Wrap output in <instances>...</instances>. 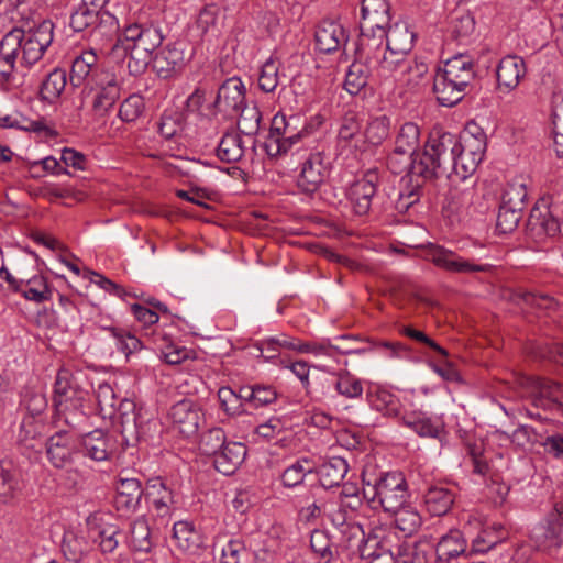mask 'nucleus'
Segmentation results:
<instances>
[{
    "label": "nucleus",
    "instance_id": "nucleus-1",
    "mask_svg": "<svg viewBox=\"0 0 563 563\" xmlns=\"http://www.w3.org/2000/svg\"><path fill=\"white\" fill-rule=\"evenodd\" d=\"M424 148L444 175L449 176L454 172L464 179L468 174H473L483 161L486 135L476 124H467L460 136L433 130Z\"/></svg>",
    "mask_w": 563,
    "mask_h": 563
},
{
    "label": "nucleus",
    "instance_id": "nucleus-2",
    "mask_svg": "<svg viewBox=\"0 0 563 563\" xmlns=\"http://www.w3.org/2000/svg\"><path fill=\"white\" fill-rule=\"evenodd\" d=\"M443 172L435 166V162L424 148L421 159L412 163L411 169L401 178L398 199L395 207L399 212H406L418 203L423 196L427 180L443 176Z\"/></svg>",
    "mask_w": 563,
    "mask_h": 563
},
{
    "label": "nucleus",
    "instance_id": "nucleus-3",
    "mask_svg": "<svg viewBox=\"0 0 563 563\" xmlns=\"http://www.w3.org/2000/svg\"><path fill=\"white\" fill-rule=\"evenodd\" d=\"M382 53L383 47L368 43L366 38L365 43L357 42L355 59L350 65L344 81V88L350 95L355 96L367 86L369 77L375 74L374 60H378Z\"/></svg>",
    "mask_w": 563,
    "mask_h": 563
},
{
    "label": "nucleus",
    "instance_id": "nucleus-4",
    "mask_svg": "<svg viewBox=\"0 0 563 563\" xmlns=\"http://www.w3.org/2000/svg\"><path fill=\"white\" fill-rule=\"evenodd\" d=\"M389 3L387 0H362L361 5V35L358 41L383 47L385 27L389 26Z\"/></svg>",
    "mask_w": 563,
    "mask_h": 563
},
{
    "label": "nucleus",
    "instance_id": "nucleus-5",
    "mask_svg": "<svg viewBox=\"0 0 563 563\" xmlns=\"http://www.w3.org/2000/svg\"><path fill=\"white\" fill-rule=\"evenodd\" d=\"M120 432L125 442L146 441L157 428V422L148 418L142 408L129 399L119 401Z\"/></svg>",
    "mask_w": 563,
    "mask_h": 563
},
{
    "label": "nucleus",
    "instance_id": "nucleus-6",
    "mask_svg": "<svg viewBox=\"0 0 563 563\" xmlns=\"http://www.w3.org/2000/svg\"><path fill=\"white\" fill-rule=\"evenodd\" d=\"M389 543L387 537L378 540L376 536H368L364 544L358 547L360 556L367 563H416V552L410 545L404 542L393 551Z\"/></svg>",
    "mask_w": 563,
    "mask_h": 563
},
{
    "label": "nucleus",
    "instance_id": "nucleus-7",
    "mask_svg": "<svg viewBox=\"0 0 563 563\" xmlns=\"http://www.w3.org/2000/svg\"><path fill=\"white\" fill-rule=\"evenodd\" d=\"M407 483L399 472L386 473L375 483L373 497L368 499L373 508L379 505L385 511L393 512L406 504Z\"/></svg>",
    "mask_w": 563,
    "mask_h": 563
},
{
    "label": "nucleus",
    "instance_id": "nucleus-8",
    "mask_svg": "<svg viewBox=\"0 0 563 563\" xmlns=\"http://www.w3.org/2000/svg\"><path fill=\"white\" fill-rule=\"evenodd\" d=\"M194 47L184 40L167 44L154 56L153 68L162 78L179 74L191 60Z\"/></svg>",
    "mask_w": 563,
    "mask_h": 563
},
{
    "label": "nucleus",
    "instance_id": "nucleus-9",
    "mask_svg": "<svg viewBox=\"0 0 563 563\" xmlns=\"http://www.w3.org/2000/svg\"><path fill=\"white\" fill-rule=\"evenodd\" d=\"M426 258L439 268L450 273H487L494 267L492 264H478L472 258H465L457 253L437 244H429L427 246Z\"/></svg>",
    "mask_w": 563,
    "mask_h": 563
},
{
    "label": "nucleus",
    "instance_id": "nucleus-10",
    "mask_svg": "<svg viewBox=\"0 0 563 563\" xmlns=\"http://www.w3.org/2000/svg\"><path fill=\"white\" fill-rule=\"evenodd\" d=\"M331 163L323 152H311L301 163L297 177L298 188L306 195H312L327 181Z\"/></svg>",
    "mask_w": 563,
    "mask_h": 563
},
{
    "label": "nucleus",
    "instance_id": "nucleus-11",
    "mask_svg": "<svg viewBox=\"0 0 563 563\" xmlns=\"http://www.w3.org/2000/svg\"><path fill=\"white\" fill-rule=\"evenodd\" d=\"M96 95L92 101V111L97 117H106L121 97V80L109 71H96L92 77Z\"/></svg>",
    "mask_w": 563,
    "mask_h": 563
},
{
    "label": "nucleus",
    "instance_id": "nucleus-12",
    "mask_svg": "<svg viewBox=\"0 0 563 563\" xmlns=\"http://www.w3.org/2000/svg\"><path fill=\"white\" fill-rule=\"evenodd\" d=\"M245 104V88L238 77L227 79L218 89L214 101L209 106L212 115L235 117Z\"/></svg>",
    "mask_w": 563,
    "mask_h": 563
},
{
    "label": "nucleus",
    "instance_id": "nucleus-13",
    "mask_svg": "<svg viewBox=\"0 0 563 563\" xmlns=\"http://www.w3.org/2000/svg\"><path fill=\"white\" fill-rule=\"evenodd\" d=\"M46 454L57 468L70 465L79 454V437L66 430L55 432L46 441Z\"/></svg>",
    "mask_w": 563,
    "mask_h": 563
},
{
    "label": "nucleus",
    "instance_id": "nucleus-14",
    "mask_svg": "<svg viewBox=\"0 0 563 563\" xmlns=\"http://www.w3.org/2000/svg\"><path fill=\"white\" fill-rule=\"evenodd\" d=\"M53 41V24L44 21L36 29L24 32L21 41V64L29 67L38 62Z\"/></svg>",
    "mask_w": 563,
    "mask_h": 563
},
{
    "label": "nucleus",
    "instance_id": "nucleus-15",
    "mask_svg": "<svg viewBox=\"0 0 563 563\" xmlns=\"http://www.w3.org/2000/svg\"><path fill=\"white\" fill-rule=\"evenodd\" d=\"M530 385V398L534 407L563 416V386L560 383L544 377H532Z\"/></svg>",
    "mask_w": 563,
    "mask_h": 563
},
{
    "label": "nucleus",
    "instance_id": "nucleus-16",
    "mask_svg": "<svg viewBox=\"0 0 563 563\" xmlns=\"http://www.w3.org/2000/svg\"><path fill=\"white\" fill-rule=\"evenodd\" d=\"M531 539L536 547L542 551L551 552L558 550L563 543V515L554 508L544 519L531 531Z\"/></svg>",
    "mask_w": 563,
    "mask_h": 563
},
{
    "label": "nucleus",
    "instance_id": "nucleus-17",
    "mask_svg": "<svg viewBox=\"0 0 563 563\" xmlns=\"http://www.w3.org/2000/svg\"><path fill=\"white\" fill-rule=\"evenodd\" d=\"M528 233L538 241L554 238L561 232L559 219L553 214L545 200L537 202L530 210L527 220Z\"/></svg>",
    "mask_w": 563,
    "mask_h": 563
},
{
    "label": "nucleus",
    "instance_id": "nucleus-18",
    "mask_svg": "<svg viewBox=\"0 0 563 563\" xmlns=\"http://www.w3.org/2000/svg\"><path fill=\"white\" fill-rule=\"evenodd\" d=\"M174 428L186 438L195 435L205 419L198 404L191 399H183L176 402L169 411Z\"/></svg>",
    "mask_w": 563,
    "mask_h": 563
},
{
    "label": "nucleus",
    "instance_id": "nucleus-19",
    "mask_svg": "<svg viewBox=\"0 0 563 563\" xmlns=\"http://www.w3.org/2000/svg\"><path fill=\"white\" fill-rule=\"evenodd\" d=\"M88 391L79 386L76 377L65 368L58 371L54 384V407L67 408V404L87 401Z\"/></svg>",
    "mask_w": 563,
    "mask_h": 563
},
{
    "label": "nucleus",
    "instance_id": "nucleus-20",
    "mask_svg": "<svg viewBox=\"0 0 563 563\" xmlns=\"http://www.w3.org/2000/svg\"><path fill=\"white\" fill-rule=\"evenodd\" d=\"M467 543L459 529H451L442 536L435 548V563H465L470 558Z\"/></svg>",
    "mask_w": 563,
    "mask_h": 563
},
{
    "label": "nucleus",
    "instance_id": "nucleus-21",
    "mask_svg": "<svg viewBox=\"0 0 563 563\" xmlns=\"http://www.w3.org/2000/svg\"><path fill=\"white\" fill-rule=\"evenodd\" d=\"M314 38L317 48L325 54L333 53L347 43L344 27L333 20H323L317 27Z\"/></svg>",
    "mask_w": 563,
    "mask_h": 563
},
{
    "label": "nucleus",
    "instance_id": "nucleus-22",
    "mask_svg": "<svg viewBox=\"0 0 563 563\" xmlns=\"http://www.w3.org/2000/svg\"><path fill=\"white\" fill-rule=\"evenodd\" d=\"M121 40L139 48L143 47L145 51L153 54V52L161 46L163 35L159 29L152 24L134 23L124 29Z\"/></svg>",
    "mask_w": 563,
    "mask_h": 563
},
{
    "label": "nucleus",
    "instance_id": "nucleus-23",
    "mask_svg": "<svg viewBox=\"0 0 563 563\" xmlns=\"http://www.w3.org/2000/svg\"><path fill=\"white\" fill-rule=\"evenodd\" d=\"M408 57L404 54L387 51L383 47V53L378 60H374L375 75L380 79H394L399 82L408 67Z\"/></svg>",
    "mask_w": 563,
    "mask_h": 563
},
{
    "label": "nucleus",
    "instance_id": "nucleus-24",
    "mask_svg": "<svg viewBox=\"0 0 563 563\" xmlns=\"http://www.w3.org/2000/svg\"><path fill=\"white\" fill-rule=\"evenodd\" d=\"M246 456V446L241 442L228 441L223 448L213 455L214 468L223 475H232Z\"/></svg>",
    "mask_w": 563,
    "mask_h": 563
},
{
    "label": "nucleus",
    "instance_id": "nucleus-25",
    "mask_svg": "<svg viewBox=\"0 0 563 563\" xmlns=\"http://www.w3.org/2000/svg\"><path fill=\"white\" fill-rule=\"evenodd\" d=\"M467 86L462 85L453 78L446 76L438 70L433 79V92L438 102L444 107H453L460 102L465 96Z\"/></svg>",
    "mask_w": 563,
    "mask_h": 563
},
{
    "label": "nucleus",
    "instance_id": "nucleus-26",
    "mask_svg": "<svg viewBox=\"0 0 563 563\" xmlns=\"http://www.w3.org/2000/svg\"><path fill=\"white\" fill-rule=\"evenodd\" d=\"M145 493L137 478H120L114 504L118 510L132 512L137 509Z\"/></svg>",
    "mask_w": 563,
    "mask_h": 563
},
{
    "label": "nucleus",
    "instance_id": "nucleus-27",
    "mask_svg": "<svg viewBox=\"0 0 563 563\" xmlns=\"http://www.w3.org/2000/svg\"><path fill=\"white\" fill-rule=\"evenodd\" d=\"M79 446L86 456L97 462L108 460L112 450L109 435L100 429L82 434L79 438Z\"/></svg>",
    "mask_w": 563,
    "mask_h": 563
},
{
    "label": "nucleus",
    "instance_id": "nucleus-28",
    "mask_svg": "<svg viewBox=\"0 0 563 563\" xmlns=\"http://www.w3.org/2000/svg\"><path fill=\"white\" fill-rule=\"evenodd\" d=\"M525 74L526 64L521 57L506 56L500 59L496 69L498 87H504L508 91L512 90L519 85Z\"/></svg>",
    "mask_w": 563,
    "mask_h": 563
},
{
    "label": "nucleus",
    "instance_id": "nucleus-29",
    "mask_svg": "<svg viewBox=\"0 0 563 563\" xmlns=\"http://www.w3.org/2000/svg\"><path fill=\"white\" fill-rule=\"evenodd\" d=\"M415 33L409 30L405 22H396L385 27V36H383V46L387 51L407 55L413 47Z\"/></svg>",
    "mask_w": 563,
    "mask_h": 563
},
{
    "label": "nucleus",
    "instance_id": "nucleus-30",
    "mask_svg": "<svg viewBox=\"0 0 563 563\" xmlns=\"http://www.w3.org/2000/svg\"><path fill=\"white\" fill-rule=\"evenodd\" d=\"M21 490V473L11 460L0 461V501L8 504L15 499Z\"/></svg>",
    "mask_w": 563,
    "mask_h": 563
},
{
    "label": "nucleus",
    "instance_id": "nucleus-31",
    "mask_svg": "<svg viewBox=\"0 0 563 563\" xmlns=\"http://www.w3.org/2000/svg\"><path fill=\"white\" fill-rule=\"evenodd\" d=\"M145 498L152 501L158 516L168 515L176 504L174 492L167 487L162 477H155L147 482Z\"/></svg>",
    "mask_w": 563,
    "mask_h": 563
},
{
    "label": "nucleus",
    "instance_id": "nucleus-32",
    "mask_svg": "<svg viewBox=\"0 0 563 563\" xmlns=\"http://www.w3.org/2000/svg\"><path fill=\"white\" fill-rule=\"evenodd\" d=\"M22 38H24V31L13 29L0 41V56L5 63V69H0V76L4 79H9L14 69L15 60L20 54Z\"/></svg>",
    "mask_w": 563,
    "mask_h": 563
},
{
    "label": "nucleus",
    "instance_id": "nucleus-33",
    "mask_svg": "<svg viewBox=\"0 0 563 563\" xmlns=\"http://www.w3.org/2000/svg\"><path fill=\"white\" fill-rule=\"evenodd\" d=\"M120 51H122L128 57L126 67L129 73L133 76L143 74L150 63H153L154 59L152 53L145 51L143 47L139 48L133 46L130 43L122 41L121 37L118 38L117 44L113 46V52L115 54H119Z\"/></svg>",
    "mask_w": 563,
    "mask_h": 563
},
{
    "label": "nucleus",
    "instance_id": "nucleus-34",
    "mask_svg": "<svg viewBox=\"0 0 563 563\" xmlns=\"http://www.w3.org/2000/svg\"><path fill=\"white\" fill-rule=\"evenodd\" d=\"M439 71L444 74L446 78H453L467 87L475 78L474 62L465 54H457L448 59L444 67L439 69Z\"/></svg>",
    "mask_w": 563,
    "mask_h": 563
},
{
    "label": "nucleus",
    "instance_id": "nucleus-35",
    "mask_svg": "<svg viewBox=\"0 0 563 563\" xmlns=\"http://www.w3.org/2000/svg\"><path fill=\"white\" fill-rule=\"evenodd\" d=\"M424 505L431 516H444L451 509L455 495L452 490L442 486L428 488L424 496Z\"/></svg>",
    "mask_w": 563,
    "mask_h": 563
},
{
    "label": "nucleus",
    "instance_id": "nucleus-36",
    "mask_svg": "<svg viewBox=\"0 0 563 563\" xmlns=\"http://www.w3.org/2000/svg\"><path fill=\"white\" fill-rule=\"evenodd\" d=\"M97 55L92 51L82 52L79 56L75 57L70 68V84L74 87L80 86L86 79H90L96 71H101L97 67Z\"/></svg>",
    "mask_w": 563,
    "mask_h": 563
},
{
    "label": "nucleus",
    "instance_id": "nucleus-37",
    "mask_svg": "<svg viewBox=\"0 0 563 563\" xmlns=\"http://www.w3.org/2000/svg\"><path fill=\"white\" fill-rule=\"evenodd\" d=\"M347 471V462L341 456H333L320 465L318 470L319 483L327 489L339 486Z\"/></svg>",
    "mask_w": 563,
    "mask_h": 563
},
{
    "label": "nucleus",
    "instance_id": "nucleus-38",
    "mask_svg": "<svg viewBox=\"0 0 563 563\" xmlns=\"http://www.w3.org/2000/svg\"><path fill=\"white\" fill-rule=\"evenodd\" d=\"M90 549L88 540L77 531L66 530L64 532L62 551L67 561L81 563Z\"/></svg>",
    "mask_w": 563,
    "mask_h": 563
},
{
    "label": "nucleus",
    "instance_id": "nucleus-39",
    "mask_svg": "<svg viewBox=\"0 0 563 563\" xmlns=\"http://www.w3.org/2000/svg\"><path fill=\"white\" fill-rule=\"evenodd\" d=\"M323 123V118L321 115H316L311 119L309 123H306L300 130L298 125L300 124L299 115H290V122L285 130V134L280 136V139L292 150L302 137L310 135L314 130H317Z\"/></svg>",
    "mask_w": 563,
    "mask_h": 563
},
{
    "label": "nucleus",
    "instance_id": "nucleus-40",
    "mask_svg": "<svg viewBox=\"0 0 563 563\" xmlns=\"http://www.w3.org/2000/svg\"><path fill=\"white\" fill-rule=\"evenodd\" d=\"M66 82V71L59 68L54 69L46 76L40 87V99L49 104L55 103L64 91Z\"/></svg>",
    "mask_w": 563,
    "mask_h": 563
},
{
    "label": "nucleus",
    "instance_id": "nucleus-41",
    "mask_svg": "<svg viewBox=\"0 0 563 563\" xmlns=\"http://www.w3.org/2000/svg\"><path fill=\"white\" fill-rule=\"evenodd\" d=\"M401 422L420 437L438 438L441 432L440 424L422 412H407L401 416Z\"/></svg>",
    "mask_w": 563,
    "mask_h": 563
},
{
    "label": "nucleus",
    "instance_id": "nucleus-42",
    "mask_svg": "<svg viewBox=\"0 0 563 563\" xmlns=\"http://www.w3.org/2000/svg\"><path fill=\"white\" fill-rule=\"evenodd\" d=\"M244 155V146L242 137L238 132H227L222 136L218 148L217 156L225 163L239 162Z\"/></svg>",
    "mask_w": 563,
    "mask_h": 563
},
{
    "label": "nucleus",
    "instance_id": "nucleus-43",
    "mask_svg": "<svg viewBox=\"0 0 563 563\" xmlns=\"http://www.w3.org/2000/svg\"><path fill=\"white\" fill-rule=\"evenodd\" d=\"M196 24L202 34L218 35L223 25L221 8L216 3L206 4L200 10Z\"/></svg>",
    "mask_w": 563,
    "mask_h": 563
},
{
    "label": "nucleus",
    "instance_id": "nucleus-44",
    "mask_svg": "<svg viewBox=\"0 0 563 563\" xmlns=\"http://www.w3.org/2000/svg\"><path fill=\"white\" fill-rule=\"evenodd\" d=\"M371 406L386 417L401 418V404L399 399L385 389H377L368 394Z\"/></svg>",
    "mask_w": 563,
    "mask_h": 563
},
{
    "label": "nucleus",
    "instance_id": "nucleus-45",
    "mask_svg": "<svg viewBox=\"0 0 563 563\" xmlns=\"http://www.w3.org/2000/svg\"><path fill=\"white\" fill-rule=\"evenodd\" d=\"M419 140V126L413 122H406L396 136L395 148L401 154L420 155L421 153L417 152Z\"/></svg>",
    "mask_w": 563,
    "mask_h": 563
},
{
    "label": "nucleus",
    "instance_id": "nucleus-46",
    "mask_svg": "<svg viewBox=\"0 0 563 563\" xmlns=\"http://www.w3.org/2000/svg\"><path fill=\"white\" fill-rule=\"evenodd\" d=\"M130 541L134 551L147 553L153 548L152 531L144 516L139 517L131 523Z\"/></svg>",
    "mask_w": 563,
    "mask_h": 563
},
{
    "label": "nucleus",
    "instance_id": "nucleus-47",
    "mask_svg": "<svg viewBox=\"0 0 563 563\" xmlns=\"http://www.w3.org/2000/svg\"><path fill=\"white\" fill-rule=\"evenodd\" d=\"M395 519V528L398 529L404 537L412 536L421 526L420 514L410 506H402L393 511Z\"/></svg>",
    "mask_w": 563,
    "mask_h": 563
},
{
    "label": "nucleus",
    "instance_id": "nucleus-48",
    "mask_svg": "<svg viewBox=\"0 0 563 563\" xmlns=\"http://www.w3.org/2000/svg\"><path fill=\"white\" fill-rule=\"evenodd\" d=\"M96 400L100 415L103 418L112 419L115 415L119 416V405L117 395L112 386L108 383H102L96 390Z\"/></svg>",
    "mask_w": 563,
    "mask_h": 563
},
{
    "label": "nucleus",
    "instance_id": "nucleus-49",
    "mask_svg": "<svg viewBox=\"0 0 563 563\" xmlns=\"http://www.w3.org/2000/svg\"><path fill=\"white\" fill-rule=\"evenodd\" d=\"M238 130L247 136L257 134L260 130V123L262 120V113L256 104H244L238 112Z\"/></svg>",
    "mask_w": 563,
    "mask_h": 563
},
{
    "label": "nucleus",
    "instance_id": "nucleus-50",
    "mask_svg": "<svg viewBox=\"0 0 563 563\" xmlns=\"http://www.w3.org/2000/svg\"><path fill=\"white\" fill-rule=\"evenodd\" d=\"M173 539L176 547L184 552H192L198 548V536L187 521H178L173 527Z\"/></svg>",
    "mask_w": 563,
    "mask_h": 563
},
{
    "label": "nucleus",
    "instance_id": "nucleus-51",
    "mask_svg": "<svg viewBox=\"0 0 563 563\" xmlns=\"http://www.w3.org/2000/svg\"><path fill=\"white\" fill-rule=\"evenodd\" d=\"M87 401H80L78 404H67V408L55 407L57 419L63 420L65 424L71 429H79L88 420V413L85 410V404Z\"/></svg>",
    "mask_w": 563,
    "mask_h": 563
},
{
    "label": "nucleus",
    "instance_id": "nucleus-52",
    "mask_svg": "<svg viewBox=\"0 0 563 563\" xmlns=\"http://www.w3.org/2000/svg\"><path fill=\"white\" fill-rule=\"evenodd\" d=\"M185 120L186 117L183 111L177 109L165 110L158 123V131L161 135L166 140L174 137L183 130Z\"/></svg>",
    "mask_w": 563,
    "mask_h": 563
},
{
    "label": "nucleus",
    "instance_id": "nucleus-53",
    "mask_svg": "<svg viewBox=\"0 0 563 563\" xmlns=\"http://www.w3.org/2000/svg\"><path fill=\"white\" fill-rule=\"evenodd\" d=\"M107 330L115 340V345L118 350L124 353L128 360L130 355H132L133 353L143 350V342L134 334H132L130 331L117 327H109L107 328Z\"/></svg>",
    "mask_w": 563,
    "mask_h": 563
},
{
    "label": "nucleus",
    "instance_id": "nucleus-54",
    "mask_svg": "<svg viewBox=\"0 0 563 563\" xmlns=\"http://www.w3.org/2000/svg\"><path fill=\"white\" fill-rule=\"evenodd\" d=\"M310 548L324 563H330L336 554L329 533L321 529L311 532Z\"/></svg>",
    "mask_w": 563,
    "mask_h": 563
},
{
    "label": "nucleus",
    "instance_id": "nucleus-55",
    "mask_svg": "<svg viewBox=\"0 0 563 563\" xmlns=\"http://www.w3.org/2000/svg\"><path fill=\"white\" fill-rule=\"evenodd\" d=\"M21 294L25 299L41 303L51 299L52 290L45 277L34 276L25 282Z\"/></svg>",
    "mask_w": 563,
    "mask_h": 563
},
{
    "label": "nucleus",
    "instance_id": "nucleus-56",
    "mask_svg": "<svg viewBox=\"0 0 563 563\" xmlns=\"http://www.w3.org/2000/svg\"><path fill=\"white\" fill-rule=\"evenodd\" d=\"M475 29V20L467 11H456L451 19L449 32L451 37L462 41L473 33Z\"/></svg>",
    "mask_w": 563,
    "mask_h": 563
},
{
    "label": "nucleus",
    "instance_id": "nucleus-57",
    "mask_svg": "<svg viewBox=\"0 0 563 563\" xmlns=\"http://www.w3.org/2000/svg\"><path fill=\"white\" fill-rule=\"evenodd\" d=\"M225 432L222 428L214 427L202 433L199 450L202 454L213 456L227 444Z\"/></svg>",
    "mask_w": 563,
    "mask_h": 563
},
{
    "label": "nucleus",
    "instance_id": "nucleus-58",
    "mask_svg": "<svg viewBox=\"0 0 563 563\" xmlns=\"http://www.w3.org/2000/svg\"><path fill=\"white\" fill-rule=\"evenodd\" d=\"M521 217V209L500 203L496 220V230L500 234L511 233L517 229Z\"/></svg>",
    "mask_w": 563,
    "mask_h": 563
},
{
    "label": "nucleus",
    "instance_id": "nucleus-59",
    "mask_svg": "<svg viewBox=\"0 0 563 563\" xmlns=\"http://www.w3.org/2000/svg\"><path fill=\"white\" fill-rule=\"evenodd\" d=\"M331 347L341 354H362L373 349V342H364L352 335H340L333 339Z\"/></svg>",
    "mask_w": 563,
    "mask_h": 563
},
{
    "label": "nucleus",
    "instance_id": "nucleus-60",
    "mask_svg": "<svg viewBox=\"0 0 563 563\" xmlns=\"http://www.w3.org/2000/svg\"><path fill=\"white\" fill-rule=\"evenodd\" d=\"M312 472L311 462L309 459H300L290 466H288L283 475L282 482L286 487H295L300 485L306 475Z\"/></svg>",
    "mask_w": 563,
    "mask_h": 563
},
{
    "label": "nucleus",
    "instance_id": "nucleus-61",
    "mask_svg": "<svg viewBox=\"0 0 563 563\" xmlns=\"http://www.w3.org/2000/svg\"><path fill=\"white\" fill-rule=\"evenodd\" d=\"M334 388L339 395L346 398H360L363 394L361 379L346 371L338 374Z\"/></svg>",
    "mask_w": 563,
    "mask_h": 563
},
{
    "label": "nucleus",
    "instance_id": "nucleus-62",
    "mask_svg": "<svg viewBox=\"0 0 563 563\" xmlns=\"http://www.w3.org/2000/svg\"><path fill=\"white\" fill-rule=\"evenodd\" d=\"M97 18L98 10L92 9L86 4H81L75 12L71 13L69 25L75 32H82L87 29H91V32L93 33Z\"/></svg>",
    "mask_w": 563,
    "mask_h": 563
},
{
    "label": "nucleus",
    "instance_id": "nucleus-63",
    "mask_svg": "<svg viewBox=\"0 0 563 563\" xmlns=\"http://www.w3.org/2000/svg\"><path fill=\"white\" fill-rule=\"evenodd\" d=\"M390 119L386 115H380L372 119L366 129L365 137L372 145L382 144L389 135Z\"/></svg>",
    "mask_w": 563,
    "mask_h": 563
},
{
    "label": "nucleus",
    "instance_id": "nucleus-64",
    "mask_svg": "<svg viewBox=\"0 0 563 563\" xmlns=\"http://www.w3.org/2000/svg\"><path fill=\"white\" fill-rule=\"evenodd\" d=\"M279 62L268 58L261 67L258 87L262 91L273 92L279 82Z\"/></svg>",
    "mask_w": 563,
    "mask_h": 563
}]
</instances>
